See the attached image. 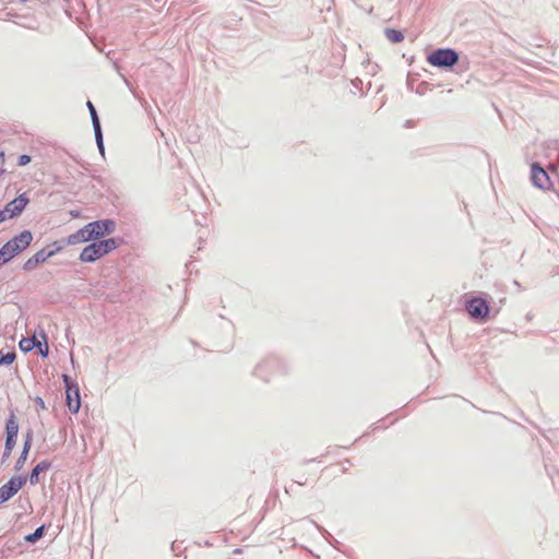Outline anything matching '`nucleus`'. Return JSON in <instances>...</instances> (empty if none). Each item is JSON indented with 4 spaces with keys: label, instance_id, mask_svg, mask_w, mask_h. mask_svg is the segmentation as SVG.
I'll use <instances>...</instances> for the list:
<instances>
[{
    "label": "nucleus",
    "instance_id": "obj_1",
    "mask_svg": "<svg viewBox=\"0 0 559 559\" xmlns=\"http://www.w3.org/2000/svg\"><path fill=\"white\" fill-rule=\"evenodd\" d=\"M33 240V235L28 230L22 231L13 237L0 249V266L13 259L16 254L24 251Z\"/></svg>",
    "mask_w": 559,
    "mask_h": 559
},
{
    "label": "nucleus",
    "instance_id": "obj_2",
    "mask_svg": "<svg viewBox=\"0 0 559 559\" xmlns=\"http://www.w3.org/2000/svg\"><path fill=\"white\" fill-rule=\"evenodd\" d=\"M118 242L115 238H109L105 240L95 241L88 246H86L81 254L80 260L82 262H94L104 255L108 254L112 250L118 247Z\"/></svg>",
    "mask_w": 559,
    "mask_h": 559
},
{
    "label": "nucleus",
    "instance_id": "obj_3",
    "mask_svg": "<svg viewBox=\"0 0 559 559\" xmlns=\"http://www.w3.org/2000/svg\"><path fill=\"white\" fill-rule=\"evenodd\" d=\"M433 67H452L459 61V55L452 49H438L427 57Z\"/></svg>",
    "mask_w": 559,
    "mask_h": 559
},
{
    "label": "nucleus",
    "instance_id": "obj_4",
    "mask_svg": "<svg viewBox=\"0 0 559 559\" xmlns=\"http://www.w3.org/2000/svg\"><path fill=\"white\" fill-rule=\"evenodd\" d=\"M28 202L29 200L25 195V193L20 194L13 201L9 202L4 206V209L0 211V224L20 215L24 211Z\"/></svg>",
    "mask_w": 559,
    "mask_h": 559
},
{
    "label": "nucleus",
    "instance_id": "obj_5",
    "mask_svg": "<svg viewBox=\"0 0 559 559\" xmlns=\"http://www.w3.org/2000/svg\"><path fill=\"white\" fill-rule=\"evenodd\" d=\"M466 310L472 318L484 320L488 318L490 307L485 299L474 297L466 301Z\"/></svg>",
    "mask_w": 559,
    "mask_h": 559
},
{
    "label": "nucleus",
    "instance_id": "obj_6",
    "mask_svg": "<svg viewBox=\"0 0 559 559\" xmlns=\"http://www.w3.org/2000/svg\"><path fill=\"white\" fill-rule=\"evenodd\" d=\"M67 385V406L69 411L76 414L81 407V399L78 385L70 382L68 376H63Z\"/></svg>",
    "mask_w": 559,
    "mask_h": 559
},
{
    "label": "nucleus",
    "instance_id": "obj_7",
    "mask_svg": "<svg viewBox=\"0 0 559 559\" xmlns=\"http://www.w3.org/2000/svg\"><path fill=\"white\" fill-rule=\"evenodd\" d=\"M531 180L535 187L543 190H549L552 186L547 171L538 164H533L531 167Z\"/></svg>",
    "mask_w": 559,
    "mask_h": 559
},
{
    "label": "nucleus",
    "instance_id": "obj_8",
    "mask_svg": "<svg viewBox=\"0 0 559 559\" xmlns=\"http://www.w3.org/2000/svg\"><path fill=\"white\" fill-rule=\"evenodd\" d=\"M25 480L17 476L12 477L7 484L0 487V504L12 498L24 485Z\"/></svg>",
    "mask_w": 559,
    "mask_h": 559
},
{
    "label": "nucleus",
    "instance_id": "obj_9",
    "mask_svg": "<svg viewBox=\"0 0 559 559\" xmlns=\"http://www.w3.org/2000/svg\"><path fill=\"white\" fill-rule=\"evenodd\" d=\"M92 229L95 239L103 237L104 235H109L115 231L116 225L110 219H102L88 223Z\"/></svg>",
    "mask_w": 559,
    "mask_h": 559
},
{
    "label": "nucleus",
    "instance_id": "obj_10",
    "mask_svg": "<svg viewBox=\"0 0 559 559\" xmlns=\"http://www.w3.org/2000/svg\"><path fill=\"white\" fill-rule=\"evenodd\" d=\"M92 239H95V236L92 233L90 224H87L75 234L70 235L67 239V243L76 245L80 242L91 241Z\"/></svg>",
    "mask_w": 559,
    "mask_h": 559
},
{
    "label": "nucleus",
    "instance_id": "obj_11",
    "mask_svg": "<svg viewBox=\"0 0 559 559\" xmlns=\"http://www.w3.org/2000/svg\"><path fill=\"white\" fill-rule=\"evenodd\" d=\"M53 251H50L48 253H46L45 251H38L36 252L32 258H29L25 263H24V270L26 271H31L33 269H35L38 264L45 262L48 258L52 257L53 255Z\"/></svg>",
    "mask_w": 559,
    "mask_h": 559
},
{
    "label": "nucleus",
    "instance_id": "obj_12",
    "mask_svg": "<svg viewBox=\"0 0 559 559\" xmlns=\"http://www.w3.org/2000/svg\"><path fill=\"white\" fill-rule=\"evenodd\" d=\"M49 468V463L40 462L32 471L29 475V481L32 485H36L39 481V474Z\"/></svg>",
    "mask_w": 559,
    "mask_h": 559
},
{
    "label": "nucleus",
    "instance_id": "obj_13",
    "mask_svg": "<svg viewBox=\"0 0 559 559\" xmlns=\"http://www.w3.org/2000/svg\"><path fill=\"white\" fill-rule=\"evenodd\" d=\"M5 429H7V436H11V437H15V438L17 437L19 424H17L16 418H15V416L13 414L8 419Z\"/></svg>",
    "mask_w": 559,
    "mask_h": 559
},
{
    "label": "nucleus",
    "instance_id": "obj_14",
    "mask_svg": "<svg viewBox=\"0 0 559 559\" xmlns=\"http://www.w3.org/2000/svg\"><path fill=\"white\" fill-rule=\"evenodd\" d=\"M385 37L391 43H394V44L401 43L404 39V35L400 31L394 29V28L385 29Z\"/></svg>",
    "mask_w": 559,
    "mask_h": 559
},
{
    "label": "nucleus",
    "instance_id": "obj_15",
    "mask_svg": "<svg viewBox=\"0 0 559 559\" xmlns=\"http://www.w3.org/2000/svg\"><path fill=\"white\" fill-rule=\"evenodd\" d=\"M31 445H32V436L31 433H28L26 436V440L24 442V447H23V451H22V454L17 461L19 464H22L26 461V457H27V454H28V451L31 449Z\"/></svg>",
    "mask_w": 559,
    "mask_h": 559
},
{
    "label": "nucleus",
    "instance_id": "obj_16",
    "mask_svg": "<svg viewBox=\"0 0 559 559\" xmlns=\"http://www.w3.org/2000/svg\"><path fill=\"white\" fill-rule=\"evenodd\" d=\"M15 359L14 353L2 354L0 352V365H11Z\"/></svg>",
    "mask_w": 559,
    "mask_h": 559
},
{
    "label": "nucleus",
    "instance_id": "obj_17",
    "mask_svg": "<svg viewBox=\"0 0 559 559\" xmlns=\"http://www.w3.org/2000/svg\"><path fill=\"white\" fill-rule=\"evenodd\" d=\"M16 442L15 437L7 436L4 455H10Z\"/></svg>",
    "mask_w": 559,
    "mask_h": 559
},
{
    "label": "nucleus",
    "instance_id": "obj_18",
    "mask_svg": "<svg viewBox=\"0 0 559 559\" xmlns=\"http://www.w3.org/2000/svg\"><path fill=\"white\" fill-rule=\"evenodd\" d=\"M20 348L23 350V352H29L34 348V340H31V338H23L21 342H20Z\"/></svg>",
    "mask_w": 559,
    "mask_h": 559
},
{
    "label": "nucleus",
    "instance_id": "obj_19",
    "mask_svg": "<svg viewBox=\"0 0 559 559\" xmlns=\"http://www.w3.org/2000/svg\"><path fill=\"white\" fill-rule=\"evenodd\" d=\"M94 131H95V138H96V142H97V146L103 152L104 151V144H103V135H102V131H100V124H97L96 127H94Z\"/></svg>",
    "mask_w": 559,
    "mask_h": 559
},
{
    "label": "nucleus",
    "instance_id": "obj_20",
    "mask_svg": "<svg viewBox=\"0 0 559 559\" xmlns=\"http://www.w3.org/2000/svg\"><path fill=\"white\" fill-rule=\"evenodd\" d=\"M44 526L38 527L33 534L26 536V540L34 543L43 536Z\"/></svg>",
    "mask_w": 559,
    "mask_h": 559
},
{
    "label": "nucleus",
    "instance_id": "obj_21",
    "mask_svg": "<svg viewBox=\"0 0 559 559\" xmlns=\"http://www.w3.org/2000/svg\"><path fill=\"white\" fill-rule=\"evenodd\" d=\"M87 107H88V110L91 112V118H92V121H93V127H96L97 124H99V120H98L95 107H94V105L91 102H87Z\"/></svg>",
    "mask_w": 559,
    "mask_h": 559
},
{
    "label": "nucleus",
    "instance_id": "obj_22",
    "mask_svg": "<svg viewBox=\"0 0 559 559\" xmlns=\"http://www.w3.org/2000/svg\"><path fill=\"white\" fill-rule=\"evenodd\" d=\"M34 402H35V406H36V411L37 412H40V411H45L46 409V404L44 402V400L39 396H36L34 399Z\"/></svg>",
    "mask_w": 559,
    "mask_h": 559
},
{
    "label": "nucleus",
    "instance_id": "obj_23",
    "mask_svg": "<svg viewBox=\"0 0 559 559\" xmlns=\"http://www.w3.org/2000/svg\"><path fill=\"white\" fill-rule=\"evenodd\" d=\"M28 163H31V156H28V155H21L17 159L19 166H25Z\"/></svg>",
    "mask_w": 559,
    "mask_h": 559
},
{
    "label": "nucleus",
    "instance_id": "obj_24",
    "mask_svg": "<svg viewBox=\"0 0 559 559\" xmlns=\"http://www.w3.org/2000/svg\"><path fill=\"white\" fill-rule=\"evenodd\" d=\"M40 353L46 356L48 354V345L47 343L45 342L44 344L40 345V347H38Z\"/></svg>",
    "mask_w": 559,
    "mask_h": 559
},
{
    "label": "nucleus",
    "instance_id": "obj_25",
    "mask_svg": "<svg viewBox=\"0 0 559 559\" xmlns=\"http://www.w3.org/2000/svg\"><path fill=\"white\" fill-rule=\"evenodd\" d=\"M31 340H34V347H40L41 343L39 341H37V338L34 336L32 337Z\"/></svg>",
    "mask_w": 559,
    "mask_h": 559
}]
</instances>
